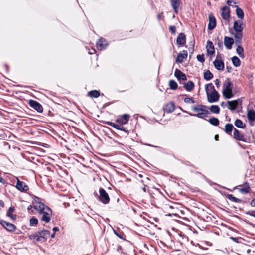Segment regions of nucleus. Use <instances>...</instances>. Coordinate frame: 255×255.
<instances>
[{
	"label": "nucleus",
	"mask_w": 255,
	"mask_h": 255,
	"mask_svg": "<svg viewBox=\"0 0 255 255\" xmlns=\"http://www.w3.org/2000/svg\"><path fill=\"white\" fill-rule=\"evenodd\" d=\"M55 235V234L54 233L52 234L51 235V238H54Z\"/></svg>",
	"instance_id": "63"
},
{
	"label": "nucleus",
	"mask_w": 255,
	"mask_h": 255,
	"mask_svg": "<svg viewBox=\"0 0 255 255\" xmlns=\"http://www.w3.org/2000/svg\"><path fill=\"white\" fill-rule=\"evenodd\" d=\"M130 118L129 114H125L116 119V123L109 121H102L104 124L111 126L116 129L123 131L126 133H128V130L127 128H125L123 125L126 124L128 123Z\"/></svg>",
	"instance_id": "1"
},
{
	"label": "nucleus",
	"mask_w": 255,
	"mask_h": 255,
	"mask_svg": "<svg viewBox=\"0 0 255 255\" xmlns=\"http://www.w3.org/2000/svg\"><path fill=\"white\" fill-rule=\"evenodd\" d=\"M232 2H233L232 0H228L227 1V3L228 5L231 6V3Z\"/></svg>",
	"instance_id": "60"
},
{
	"label": "nucleus",
	"mask_w": 255,
	"mask_h": 255,
	"mask_svg": "<svg viewBox=\"0 0 255 255\" xmlns=\"http://www.w3.org/2000/svg\"><path fill=\"white\" fill-rule=\"evenodd\" d=\"M170 32L172 34H175L176 33V27L174 25H171L169 27Z\"/></svg>",
	"instance_id": "46"
},
{
	"label": "nucleus",
	"mask_w": 255,
	"mask_h": 255,
	"mask_svg": "<svg viewBox=\"0 0 255 255\" xmlns=\"http://www.w3.org/2000/svg\"><path fill=\"white\" fill-rule=\"evenodd\" d=\"M100 92L94 90L88 92V96L91 98H98L100 96Z\"/></svg>",
	"instance_id": "29"
},
{
	"label": "nucleus",
	"mask_w": 255,
	"mask_h": 255,
	"mask_svg": "<svg viewBox=\"0 0 255 255\" xmlns=\"http://www.w3.org/2000/svg\"><path fill=\"white\" fill-rule=\"evenodd\" d=\"M207 52L209 54H213L215 52V49L213 43L210 41L207 42Z\"/></svg>",
	"instance_id": "23"
},
{
	"label": "nucleus",
	"mask_w": 255,
	"mask_h": 255,
	"mask_svg": "<svg viewBox=\"0 0 255 255\" xmlns=\"http://www.w3.org/2000/svg\"><path fill=\"white\" fill-rule=\"evenodd\" d=\"M221 17L225 20L229 21L230 18V9L226 6H223L221 9Z\"/></svg>",
	"instance_id": "12"
},
{
	"label": "nucleus",
	"mask_w": 255,
	"mask_h": 255,
	"mask_svg": "<svg viewBox=\"0 0 255 255\" xmlns=\"http://www.w3.org/2000/svg\"><path fill=\"white\" fill-rule=\"evenodd\" d=\"M234 189H237L241 193L247 194L250 192L251 188L249 184L246 182L243 184L236 186Z\"/></svg>",
	"instance_id": "8"
},
{
	"label": "nucleus",
	"mask_w": 255,
	"mask_h": 255,
	"mask_svg": "<svg viewBox=\"0 0 255 255\" xmlns=\"http://www.w3.org/2000/svg\"><path fill=\"white\" fill-rule=\"evenodd\" d=\"M236 13L238 17L240 18L241 20L244 18V12L241 8L237 6V8L236 9Z\"/></svg>",
	"instance_id": "31"
},
{
	"label": "nucleus",
	"mask_w": 255,
	"mask_h": 255,
	"mask_svg": "<svg viewBox=\"0 0 255 255\" xmlns=\"http://www.w3.org/2000/svg\"><path fill=\"white\" fill-rule=\"evenodd\" d=\"M207 94L208 101L210 103H214L217 102L219 99L220 95L216 90L211 91V92L210 94L208 93H207Z\"/></svg>",
	"instance_id": "10"
},
{
	"label": "nucleus",
	"mask_w": 255,
	"mask_h": 255,
	"mask_svg": "<svg viewBox=\"0 0 255 255\" xmlns=\"http://www.w3.org/2000/svg\"><path fill=\"white\" fill-rule=\"evenodd\" d=\"M236 48V52L240 57H244V49L241 45V44H238Z\"/></svg>",
	"instance_id": "36"
},
{
	"label": "nucleus",
	"mask_w": 255,
	"mask_h": 255,
	"mask_svg": "<svg viewBox=\"0 0 255 255\" xmlns=\"http://www.w3.org/2000/svg\"><path fill=\"white\" fill-rule=\"evenodd\" d=\"M195 85L192 81H189L184 84L183 87L187 91H191L194 88Z\"/></svg>",
	"instance_id": "25"
},
{
	"label": "nucleus",
	"mask_w": 255,
	"mask_h": 255,
	"mask_svg": "<svg viewBox=\"0 0 255 255\" xmlns=\"http://www.w3.org/2000/svg\"><path fill=\"white\" fill-rule=\"evenodd\" d=\"M191 47H189L188 50L189 53L191 54H192L194 52V42L191 44Z\"/></svg>",
	"instance_id": "49"
},
{
	"label": "nucleus",
	"mask_w": 255,
	"mask_h": 255,
	"mask_svg": "<svg viewBox=\"0 0 255 255\" xmlns=\"http://www.w3.org/2000/svg\"><path fill=\"white\" fill-rule=\"evenodd\" d=\"M0 206L3 208L4 207V203L2 200H0Z\"/></svg>",
	"instance_id": "57"
},
{
	"label": "nucleus",
	"mask_w": 255,
	"mask_h": 255,
	"mask_svg": "<svg viewBox=\"0 0 255 255\" xmlns=\"http://www.w3.org/2000/svg\"><path fill=\"white\" fill-rule=\"evenodd\" d=\"M184 56H182V53H179L176 59V62L181 63L184 60Z\"/></svg>",
	"instance_id": "41"
},
{
	"label": "nucleus",
	"mask_w": 255,
	"mask_h": 255,
	"mask_svg": "<svg viewBox=\"0 0 255 255\" xmlns=\"http://www.w3.org/2000/svg\"><path fill=\"white\" fill-rule=\"evenodd\" d=\"M208 121L212 125L217 126L219 125V120L218 118L212 117L209 119Z\"/></svg>",
	"instance_id": "35"
},
{
	"label": "nucleus",
	"mask_w": 255,
	"mask_h": 255,
	"mask_svg": "<svg viewBox=\"0 0 255 255\" xmlns=\"http://www.w3.org/2000/svg\"><path fill=\"white\" fill-rule=\"evenodd\" d=\"M205 90L207 93H208L209 91H214V90H216V89H215L213 84L210 83L205 85Z\"/></svg>",
	"instance_id": "38"
},
{
	"label": "nucleus",
	"mask_w": 255,
	"mask_h": 255,
	"mask_svg": "<svg viewBox=\"0 0 255 255\" xmlns=\"http://www.w3.org/2000/svg\"><path fill=\"white\" fill-rule=\"evenodd\" d=\"M34 208L33 206L30 205H29L28 208H27V210H28V211L29 213H30V210L33 208Z\"/></svg>",
	"instance_id": "56"
},
{
	"label": "nucleus",
	"mask_w": 255,
	"mask_h": 255,
	"mask_svg": "<svg viewBox=\"0 0 255 255\" xmlns=\"http://www.w3.org/2000/svg\"><path fill=\"white\" fill-rule=\"evenodd\" d=\"M170 88L172 90H176L178 87L177 82L174 80H170L169 82Z\"/></svg>",
	"instance_id": "37"
},
{
	"label": "nucleus",
	"mask_w": 255,
	"mask_h": 255,
	"mask_svg": "<svg viewBox=\"0 0 255 255\" xmlns=\"http://www.w3.org/2000/svg\"><path fill=\"white\" fill-rule=\"evenodd\" d=\"M211 112L215 114H219L220 112V108L218 105H212L209 108Z\"/></svg>",
	"instance_id": "33"
},
{
	"label": "nucleus",
	"mask_w": 255,
	"mask_h": 255,
	"mask_svg": "<svg viewBox=\"0 0 255 255\" xmlns=\"http://www.w3.org/2000/svg\"><path fill=\"white\" fill-rule=\"evenodd\" d=\"M191 109L193 112L197 113V114H193L189 113L190 115L196 116L204 120H206L205 117H207V115L210 114V112L207 109V106L204 105L198 104L193 105L192 106Z\"/></svg>",
	"instance_id": "4"
},
{
	"label": "nucleus",
	"mask_w": 255,
	"mask_h": 255,
	"mask_svg": "<svg viewBox=\"0 0 255 255\" xmlns=\"http://www.w3.org/2000/svg\"><path fill=\"white\" fill-rule=\"evenodd\" d=\"M184 102L186 103H188L190 101L192 103H195L194 98L192 97H191V98L186 97V98H184Z\"/></svg>",
	"instance_id": "44"
},
{
	"label": "nucleus",
	"mask_w": 255,
	"mask_h": 255,
	"mask_svg": "<svg viewBox=\"0 0 255 255\" xmlns=\"http://www.w3.org/2000/svg\"><path fill=\"white\" fill-rule=\"evenodd\" d=\"M247 118L250 121H255V111L254 110L251 109L248 110Z\"/></svg>",
	"instance_id": "27"
},
{
	"label": "nucleus",
	"mask_w": 255,
	"mask_h": 255,
	"mask_svg": "<svg viewBox=\"0 0 255 255\" xmlns=\"http://www.w3.org/2000/svg\"><path fill=\"white\" fill-rule=\"evenodd\" d=\"M174 76L178 80H182L185 81L187 80L186 75L178 69L175 70Z\"/></svg>",
	"instance_id": "20"
},
{
	"label": "nucleus",
	"mask_w": 255,
	"mask_h": 255,
	"mask_svg": "<svg viewBox=\"0 0 255 255\" xmlns=\"http://www.w3.org/2000/svg\"><path fill=\"white\" fill-rule=\"evenodd\" d=\"M233 84L229 78L225 79L223 83V95L225 98L230 99L234 96L233 93Z\"/></svg>",
	"instance_id": "6"
},
{
	"label": "nucleus",
	"mask_w": 255,
	"mask_h": 255,
	"mask_svg": "<svg viewBox=\"0 0 255 255\" xmlns=\"http://www.w3.org/2000/svg\"><path fill=\"white\" fill-rule=\"evenodd\" d=\"M108 45L107 41L104 38H100L96 43V47L99 50H102Z\"/></svg>",
	"instance_id": "15"
},
{
	"label": "nucleus",
	"mask_w": 255,
	"mask_h": 255,
	"mask_svg": "<svg viewBox=\"0 0 255 255\" xmlns=\"http://www.w3.org/2000/svg\"><path fill=\"white\" fill-rule=\"evenodd\" d=\"M30 214H32L33 213V210L32 209L30 210V213H29Z\"/></svg>",
	"instance_id": "64"
},
{
	"label": "nucleus",
	"mask_w": 255,
	"mask_h": 255,
	"mask_svg": "<svg viewBox=\"0 0 255 255\" xmlns=\"http://www.w3.org/2000/svg\"><path fill=\"white\" fill-rule=\"evenodd\" d=\"M99 196L98 199L104 204H107L109 203L110 199L108 194L104 189L100 188L99 189Z\"/></svg>",
	"instance_id": "7"
},
{
	"label": "nucleus",
	"mask_w": 255,
	"mask_h": 255,
	"mask_svg": "<svg viewBox=\"0 0 255 255\" xmlns=\"http://www.w3.org/2000/svg\"><path fill=\"white\" fill-rule=\"evenodd\" d=\"M235 126L239 128H245L246 127L245 123H243L240 119H237L234 122Z\"/></svg>",
	"instance_id": "28"
},
{
	"label": "nucleus",
	"mask_w": 255,
	"mask_h": 255,
	"mask_svg": "<svg viewBox=\"0 0 255 255\" xmlns=\"http://www.w3.org/2000/svg\"><path fill=\"white\" fill-rule=\"evenodd\" d=\"M246 214L255 217V211H248L246 212Z\"/></svg>",
	"instance_id": "50"
},
{
	"label": "nucleus",
	"mask_w": 255,
	"mask_h": 255,
	"mask_svg": "<svg viewBox=\"0 0 255 255\" xmlns=\"http://www.w3.org/2000/svg\"><path fill=\"white\" fill-rule=\"evenodd\" d=\"M175 109V106L173 102H170L166 104L164 107L163 110L167 113H171L174 112Z\"/></svg>",
	"instance_id": "16"
},
{
	"label": "nucleus",
	"mask_w": 255,
	"mask_h": 255,
	"mask_svg": "<svg viewBox=\"0 0 255 255\" xmlns=\"http://www.w3.org/2000/svg\"><path fill=\"white\" fill-rule=\"evenodd\" d=\"M203 219L207 222H211L212 220L211 217L208 215H205L204 217H203Z\"/></svg>",
	"instance_id": "45"
},
{
	"label": "nucleus",
	"mask_w": 255,
	"mask_h": 255,
	"mask_svg": "<svg viewBox=\"0 0 255 255\" xmlns=\"http://www.w3.org/2000/svg\"><path fill=\"white\" fill-rule=\"evenodd\" d=\"M8 217H9L12 220H14L16 218V215H11L10 216H8Z\"/></svg>",
	"instance_id": "55"
},
{
	"label": "nucleus",
	"mask_w": 255,
	"mask_h": 255,
	"mask_svg": "<svg viewBox=\"0 0 255 255\" xmlns=\"http://www.w3.org/2000/svg\"><path fill=\"white\" fill-rule=\"evenodd\" d=\"M224 45L228 49H231L234 41L233 38L225 36L224 39Z\"/></svg>",
	"instance_id": "19"
},
{
	"label": "nucleus",
	"mask_w": 255,
	"mask_h": 255,
	"mask_svg": "<svg viewBox=\"0 0 255 255\" xmlns=\"http://www.w3.org/2000/svg\"><path fill=\"white\" fill-rule=\"evenodd\" d=\"M215 84L217 88H219L220 86V81L219 79H217L215 80Z\"/></svg>",
	"instance_id": "52"
},
{
	"label": "nucleus",
	"mask_w": 255,
	"mask_h": 255,
	"mask_svg": "<svg viewBox=\"0 0 255 255\" xmlns=\"http://www.w3.org/2000/svg\"><path fill=\"white\" fill-rule=\"evenodd\" d=\"M15 210V208L14 206H11L8 210L7 212L6 215L7 216L12 215L13 212H14Z\"/></svg>",
	"instance_id": "42"
},
{
	"label": "nucleus",
	"mask_w": 255,
	"mask_h": 255,
	"mask_svg": "<svg viewBox=\"0 0 255 255\" xmlns=\"http://www.w3.org/2000/svg\"><path fill=\"white\" fill-rule=\"evenodd\" d=\"M233 137L237 140L246 142L244 135L241 133L240 131H239L236 128H234V131L233 132Z\"/></svg>",
	"instance_id": "14"
},
{
	"label": "nucleus",
	"mask_w": 255,
	"mask_h": 255,
	"mask_svg": "<svg viewBox=\"0 0 255 255\" xmlns=\"http://www.w3.org/2000/svg\"><path fill=\"white\" fill-rule=\"evenodd\" d=\"M16 187L18 190L23 192H26L29 189L28 186L25 182L19 180H17Z\"/></svg>",
	"instance_id": "13"
},
{
	"label": "nucleus",
	"mask_w": 255,
	"mask_h": 255,
	"mask_svg": "<svg viewBox=\"0 0 255 255\" xmlns=\"http://www.w3.org/2000/svg\"><path fill=\"white\" fill-rule=\"evenodd\" d=\"M96 52V50L94 49H92L91 51H89V54H93L95 53Z\"/></svg>",
	"instance_id": "58"
},
{
	"label": "nucleus",
	"mask_w": 255,
	"mask_h": 255,
	"mask_svg": "<svg viewBox=\"0 0 255 255\" xmlns=\"http://www.w3.org/2000/svg\"><path fill=\"white\" fill-rule=\"evenodd\" d=\"M209 21L208 28L210 30H213L216 26V20L212 14H210L209 15Z\"/></svg>",
	"instance_id": "17"
},
{
	"label": "nucleus",
	"mask_w": 255,
	"mask_h": 255,
	"mask_svg": "<svg viewBox=\"0 0 255 255\" xmlns=\"http://www.w3.org/2000/svg\"><path fill=\"white\" fill-rule=\"evenodd\" d=\"M182 55L183 56H184V59L186 58L187 57V55H188L187 51L183 50V53H182Z\"/></svg>",
	"instance_id": "53"
},
{
	"label": "nucleus",
	"mask_w": 255,
	"mask_h": 255,
	"mask_svg": "<svg viewBox=\"0 0 255 255\" xmlns=\"http://www.w3.org/2000/svg\"><path fill=\"white\" fill-rule=\"evenodd\" d=\"M34 200L35 202L36 203V205H39L40 204H43L41 202V199L39 198V197L34 196Z\"/></svg>",
	"instance_id": "48"
},
{
	"label": "nucleus",
	"mask_w": 255,
	"mask_h": 255,
	"mask_svg": "<svg viewBox=\"0 0 255 255\" xmlns=\"http://www.w3.org/2000/svg\"><path fill=\"white\" fill-rule=\"evenodd\" d=\"M214 67L218 70L222 71L224 69V63L221 60L216 59L213 62Z\"/></svg>",
	"instance_id": "21"
},
{
	"label": "nucleus",
	"mask_w": 255,
	"mask_h": 255,
	"mask_svg": "<svg viewBox=\"0 0 255 255\" xmlns=\"http://www.w3.org/2000/svg\"><path fill=\"white\" fill-rule=\"evenodd\" d=\"M144 187L141 188V190L143 191V192L144 193L149 192V187L147 185L144 184Z\"/></svg>",
	"instance_id": "47"
},
{
	"label": "nucleus",
	"mask_w": 255,
	"mask_h": 255,
	"mask_svg": "<svg viewBox=\"0 0 255 255\" xmlns=\"http://www.w3.org/2000/svg\"><path fill=\"white\" fill-rule=\"evenodd\" d=\"M244 25L242 20H239L235 21L233 25V28L236 33L233 34L235 39L236 45L241 44L243 38V30Z\"/></svg>",
	"instance_id": "3"
},
{
	"label": "nucleus",
	"mask_w": 255,
	"mask_h": 255,
	"mask_svg": "<svg viewBox=\"0 0 255 255\" xmlns=\"http://www.w3.org/2000/svg\"><path fill=\"white\" fill-rule=\"evenodd\" d=\"M170 4L175 13H178V8L181 3V0H170Z\"/></svg>",
	"instance_id": "18"
},
{
	"label": "nucleus",
	"mask_w": 255,
	"mask_h": 255,
	"mask_svg": "<svg viewBox=\"0 0 255 255\" xmlns=\"http://www.w3.org/2000/svg\"><path fill=\"white\" fill-rule=\"evenodd\" d=\"M250 205L252 207H255V198L253 199L250 203Z\"/></svg>",
	"instance_id": "54"
},
{
	"label": "nucleus",
	"mask_w": 255,
	"mask_h": 255,
	"mask_svg": "<svg viewBox=\"0 0 255 255\" xmlns=\"http://www.w3.org/2000/svg\"><path fill=\"white\" fill-rule=\"evenodd\" d=\"M226 197L231 201L236 202V203H241L242 200L240 199L234 197L232 194H227L226 195Z\"/></svg>",
	"instance_id": "32"
},
{
	"label": "nucleus",
	"mask_w": 255,
	"mask_h": 255,
	"mask_svg": "<svg viewBox=\"0 0 255 255\" xmlns=\"http://www.w3.org/2000/svg\"><path fill=\"white\" fill-rule=\"evenodd\" d=\"M228 109L231 110H235L238 105V102L237 100H233L228 102Z\"/></svg>",
	"instance_id": "26"
},
{
	"label": "nucleus",
	"mask_w": 255,
	"mask_h": 255,
	"mask_svg": "<svg viewBox=\"0 0 255 255\" xmlns=\"http://www.w3.org/2000/svg\"><path fill=\"white\" fill-rule=\"evenodd\" d=\"M232 61L233 64L235 67H238L241 65V61H240V59L236 56H233L232 58Z\"/></svg>",
	"instance_id": "34"
},
{
	"label": "nucleus",
	"mask_w": 255,
	"mask_h": 255,
	"mask_svg": "<svg viewBox=\"0 0 255 255\" xmlns=\"http://www.w3.org/2000/svg\"><path fill=\"white\" fill-rule=\"evenodd\" d=\"M162 13H161V14H160V13H159V14H158L157 15V19H158V20H160L161 19V17H162Z\"/></svg>",
	"instance_id": "59"
},
{
	"label": "nucleus",
	"mask_w": 255,
	"mask_h": 255,
	"mask_svg": "<svg viewBox=\"0 0 255 255\" xmlns=\"http://www.w3.org/2000/svg\"><path fill=\"white\" fill-rule=\"evenodd\" d=\"M203 76L206 80L209 81L213 78V74L210 70H207L204 73Z\"/></svg>",
	"instance_id": "30"
},
{
	"label": "nucleus",
	"mask_w": 255,
	"mask_h": 255,
	"mask_svg": "<svg viewBox=\"0 0 255 255\" xmlns=\"http://www.w3.org/2000/svg\"><path fill=\"white\" fill-rule=\"evenodd\" d=\"M176 43L177 44L180 45H184L186 43V36L184 33H180L176 40Z\"/></svg>",
	"instance_id": "22"
},
{
	"label": "nucleus",
	"mask_w": 255,
	"mask_h": 255,
	"mask_svg": "<svg viewBox=\"0 0 255 255\" xmlns=\"http://www.w3.org/2000/svg\"><path fill=\"white\" fill-rule=\"evenodd\" d=\"M29 105L36 110L38 113H42L43 108L41 104L34 100H30L28 102Z\"/></svg>",
	"instance_id": "11"
},
{
	"label": "nucleus",
	"mask_w": 255,
	"mask_h": 255,
	"mask_svg": "<svg viewBox=\"0 0 255 255\" xmlns=\"http://www.w3.org/2000/svg\"><path fill=\"white\" fill-rule=\"evenodd\" d=\"M235 128L232 124H227L225 125L224 131L228 135H231L232 130Z\"/></svg>",
	"instance_id": "24"
},
{
	"label": "nucleus",
	"mask_w": 255,
	"mask_h": 255,
	"mask_svg": "<svg viewBox=\"0 0 255 255\" xmlns=\"http://www.w3.org/2000/svg\"><path fill=\"white\" fill-rule=\"evenodd\" d=\"M0 224L7 231L11 232H14L16 229V227L14 224L9 222H6L0 218Z\"/></svg>",
	"instance_id": "9"
},
{
	"label": "nucleus",
	"mask_w": 255,
	"mask_h": 255,
	"mask_svg": "<svg viewBox=\"0 0 255 255\" xmlns=\"http://www.w3.org/2000/svg\"><path fill=\"white\" fill-rule=\"evenodd\" d=\"M114 233L115 234V235L117 236H118L119 238H120L124 241L126 240V236L123 232H117V231H116L115 230L114 231Z\"/></svg>",
	"instance_id": "39"
},
{
	"label": "nucleus",
	"mask_w": 255,
	"mask_h": 255,
	"mask_svg": "<svg viewBox=\"0 0 255 255\" xmlns=\"http://www.w3.org/2000/svg\"><path fill=\"white\" fill-rule=\"evenodd\" d=\"M50 233L48 230H43L41 231H38L34 234H31L29 236V239L33 240L34 242H44L49 237Z\"/></svg>",
	"instance_id": "5"
},
{
	"label": "nucleus",
	"mask_w": 255,
	"mask_h": 255,
	"mask_svg": "<svg viewBox=\"0 0 255 255\" xmlns=\"http://www.w3.org/2000/svg\"><path fill=\"white\" fill-rule=\"evenodd\" d=\"M219 135L216 134V135L215 136L214 138H215V140H216V141H218V140H219Z\"/></svg>",
	"instance_id": "62"
},
{
	"label": "nucleus",
	"mask_w": 255,
	"mask_h": 255,
	"mask_svg": "<svg viewBox=\"0 0 255 255\" xmlns=\"http://www.w3.org/2000/svg\"><path fill=\"white\" fill-rule=\"evenodd\" d=\"M33 207L34 209L37 211L39 215L41 216V221L45 223H48L50 221L52 216V210L50 208L44 204L34 205Z\"/></svg>",
	"instance_id": "2"
},
{
	"label": "nucleus",
	"mask_w": 255,
	"mask_h": 255,
	"mask_svg": "<svg viewBox=\"0 0 255 255\" xmlns=\"http://www.w3.org/2000/svg\"><path fill=\"white\" fill-rule=\"evenodd\" d=\"M198 61L201 63H203L205 61L204 56L203 54H199L197 56Z\"/></svg>",
	"instance_id": "43"
},
{
	"label": "nucleus",
	"mask_w": 255,
	"mask_h": 255,
	"mask_svg": "<svg viewBox=\"0 0 255 255\" xmlns=\"http://www.w3.org/2000/svg\"><path fill=\"white\" fill-rule=\"evenodd\" d=\"M53 230L54 231H58L59 230V229L58 227H55L53 228Z\"/></svg>",
	"instance_id": "61"
},
{
	"label": "nucleus",
	"mask_w": 255,
	"mask_h": 255,
	"mask_svg": "<svg viewBox=\"0 0 255 255\" xmlns=\"http://www.w3.org/2000/svg\"><path fill=\"white\" fill-rule=\"evenodd\" d=\"M217 45L219 48L223 47V42L221 39H219L218 38H217Z\"/></svg>",
	"instance_id": "51"
},
{
	"label": "nucleus",
	"mask_w": 255,
	"mask_h": 255,
	"mask_svg": "<svg viewBox=\"0 0 255 255\" xmlns=\"http://www.w3.org/2000/svg\"><path fill=\"white\" fill-rule=\"evenodd\" d=\"M29 222H30V225L32 226L36 225L38 224V221L35 217H32L30 219Z\"/></svg>",
	"instance_id": "40"
}]
</instances>
